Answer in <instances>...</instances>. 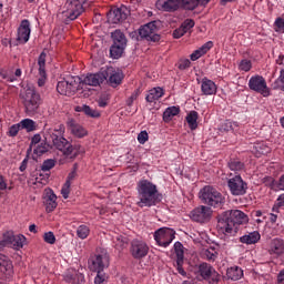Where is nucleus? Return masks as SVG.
<instances>
[{
	"mask_svg": "<svg viewBox=\"0 0 284 284\" xmlns=\"http://www.w3.org/2000/svg\"><path fill=\"white\" fill-rule=\"evenodd\" d=\"M268 253L273 256H283L284 254V240L275 237L270 242Z\"/></svg>",
	"mask_w": 284,
	"mask_h": 284,
	"instance_id": "25",
	"label": "nucleus"
},
{
	"mask_svg": "<svg viewBox=\"0 0 284 284\" xmlns=\"http://www.w3.org/2000/svg\"><path fill=\"white\" fill-rule=\"evenodd\" d=\"M280 207H284V193L280 194L278 197L276 199V202L272 207V212H275L276 214H278Z\"/></svg>",
	"mask_w": 284,
	"mask_h": 284,
	"instance_id": "46",
	"label": "nucleus"
},
{
	"mask_svg": "<svg viewBox=\"0 0 284 284\" xmlns=\"http://www.w3.org/2000/svg\"><path fill=\"white\" fill-rule=\"evenodd\" d=\"M159 27L156 26V21L149 22L140 28L139 34L142 39H146V41L156 42L161 39L159 36Z\"/></svg>",
	"mask_w": 284,
	"mask_h": 284,
	"instance_id": "15",
	"label": "nucleus"
},
{
	"mask_svg": "<svg viewBox=\"0 0 284 284\" xmlns=\"http://www.w3.org/2000/svg\"><path fill=\"white\" fill-rule=\"evenodd\" d=\"M49 148L47 143H40L33 146V153L37 154V156H41L42 154H45L48 152Z\"/></svg>",
	"mask_w": 284,
	"mask_h": 284,
	"instance_id": "41",
	"label": "nucleus"
},
{
	"mask_svg": "<svg viewBox=\"0 0 284 284\" xmlns=\"http://www.w3.org/2000/svg\"><path fill=\"white\" fill-rule=\"evenodd\" d=\"M81 78L79 77H69L65 80H61L58 82L57 91L59 94H63L64 97H72L77 90H79V82Z\"/></svg>",
	"mask_w": 284,
	"mask_h": 284,
	"instance_id": "8",
	"label": "nucleus"
},
{
	"mask_svg": "<svg viewBox=\"0 0 284 284\" xmlns=\"http://www.w3.org/2000/svg\"><path fill=\"white\" fill-rule=\"evenodd\" d=\"M114 243H115L116 250H123L124 247H128L129 241H128V237L122 236V235H118L114 239Z\"/></svg>",
	"mask_w": 284,
	"mask_h": 284,
	"instance_id": "39",
	"label": "nucleus"
},
{
	"mask_svg": "<svg viewBox=\"0 0 284 284\" xmlns=\"http://www.w3.org/2000/svg\"><path fill=\"white\" fill-rule=\"evenodd\" d=\"M182 0H158L155 6L163 12H176L181 8Z\"/></svg>",
	"mask_w": 284,
	"mask_h": 284,
	"instance_id": "23",
	"label": "nucleus"
},
{
	"mask_svg": "<svg viewBox=\"0 0 284 284\" xmlns=\"http://www.w3.org/2000/svg\"><path fill=\"white\" fill-rule=\"evenodd\" d=\"M199 112L191 111L186 115V123L190 128V130H196L199 128Z\"/></svg>",
	"mask_w": 284,
	"mask_h": 284,
	"instance_id": "34",
	"label": "nucleus"
},
{
	"mask_svg": "<svg viewBox=\"0 0 284 284\" xmlns=\"http://www.w3.org/2000/svg\"><path fill=\"white\" fill-rule=\"evenodd\" d=\"M192 65V62L189 59H182L179 64L180 70H187Z\"/></svg>",
	"mask_w": 284,
	"mask_h": 284,
	"instance_id": "61",
	"label": "nucleus"
},
{
	"mask_svg": "<svg viewBox=\"0 0 284 284\" xmlns=\"http://www.w3.org/2000/svg\"><path fill=\"white\" fill-rule=\"evenodd\" d=\"M199 199L209 207H223V205H225V196L214 186L206 185L201 189Z\"/></svg>",
	"mask_w": 284,
	"mask_h": 284,
	"instance_id": "4",
	"label": "nucleus"
},
{
	"mask_svg": "<svg viewBox=\"0 0 284 284\" xmlns=\"http://www.w3.org/2000/svg\"><path fill=\"white\" fill-rule=\"evenodd\" d=\"M150 139V135L148 134V131H141L139 134H138V142L141 144V145H145V143H148Z\"/></svg>",
	"mask_w": 284,
	"mask_h": 284,
	"instance_id": "50",
	"label": "nucleus"
},
{
	"mask_svg": "<svg viewBox=\"0 0 284 284\" xmlns=\"http://www.w3.org/2000/svg\"><path fill=\"white\" fill-rule=\"evenodd\" d=\"M234 128H239V124L236 122H232L230 120H226L222 125V130H224L225 132H230V131L234 130Z\"/></svg>",
	"mask_w": 284,
	"mask_h": 284,
	"instance_id": "51",
	"label": "nucleus"
},
{
	"mask_svg": "<svg viewBox=\"0 0 284 284\" xmlns=\"http://www.w3.org/2000/svg\"><path fill=\"white\" fill-rule=\"evenodd\" d=\"M229 190L233 196H243L247 194V183L241 175H235L227 181Z\"/></svg>",
	"mask_w": 284,
	"mask_h": 284,
	"instance_id": "11",
	"label": "nucleus"
},
{
	"mask_svg": "<svg viewBox=\"0 0 284 284\" xmlns=\"http://www.w3.org/2000/svg\"><path fill=\"white\" fill-rule=\"evenodd\" d=\"M12 274H14L12 261L7 255L0 253V280L9 281V278H12Z\"/></svg>",
	"mask_w": 284,
	"mask_h": 284,
	"instance_id": "18",
	"label": "nucleus"
},
{
	"mask_svg": "<svg viewBox=\"0 0 284 284\" xmlns=\"http://www.w3.org/2000/svg\"><path fill=\"white\" fill-rule=\"evenodd\" d=\"M104 81H108L111 88H116L121 85L123 81V71L119 69H114L113 67H108L106 69H102Z\"/></svg>",
	"mask_w": 284,
	"mask_h": 284,
	"instance_id": "14",
	"label": "nucleus"
},
{
	"mask_svg": "<svg viewBox=\"0 0 284 284\" xmlns=\"http://www.w3.org/2000/svg\"><path fill=\"white\" fill-rule=\"evenodd\" d=\"M104 81H105V75L103 74V69H101L97 73H88L87 75L80 78V82H78V83H79L80 88L82 85H91L93 88H97Z\"/></svg>",
	"mask_w": 284,
	"mask_h": 284,
	"instance_id": "19",
	"label": "nucleus"
},
{
	"mask_svg": "<svg viewBox=\"0 0 284 284\" xmlns=\"http://www.w3.org/2000/svg\"><path fill=\"white\" fill-rule=\"evenodd\" d=\"M40 79L38 80V85L42 88V85H45V71L44 74H40Z\"/></svg>",
	"mask_w": 284,
	"mask_h": 284,
	"instance_id": "64",
	"label": "nucleus"
},
{
	"mask_svg": "<svg viewBox=\"0 0 284 284\" xmlns=\"http://www.w3.org/2000/svg\"><path fill=\"white\" fill-rule=\"evenodd\" d=\"M229 168L230 170H232L233 172H241V170H243L244 165L241 161L239 160H231L229 162Z\"/></svg>",
	"mask_w": 284,
	"mask_h": 284,
	"instance_id": "43",
	"label": "nucleus"
},
{
	"mask_svg": "<svg viewBox=\"0 0 284 284\" xmlns=\"http://www.w3.org/2000/svg\"><path fill=\"white\" fill-rule=\"evenodd\" d=\"M261 241V233L258 231L248 232L240 237V243L244 245H256Z\"/></svg>",
	"mask_w": 284,
	"mask_h": 284,
	"instance_id": "28",
	"label": "nucleus"
},
{
	"mask_svg": "<svg viewBox=\"0 0 284 284\" xmlns=\"http://www.w3.org/2000/svg\"><path fill=\"white\" fill-rule=\"evenodd\" d=\"M226 276L231 281H241L243 278V270L239 266H231L226 271Z\"/></svg>",
	"mask_w": 284,
	"mask_h": 284,
	"instance_id": "33",
	"label": "nucleus"
},
{
	"mask_svg": "<svg viewBox=\"0 0 284 284\" xmlns=\"http://www.w3.org/2000/svg\"><path fill=\"white\" fill-rule=\"evenodd\" d=\"M97 276L94 278L95 284H103L105 283V273L103 271H95Z\"/></svg>",
	"mask_w": 284,
	"mask_h": 284,
	"instance_id": "55",
	"label": "nucleus"
},
{
	"mask_svg": "<svg viewBox=\"0 0 284 284\" xmlns=\"http://www.w3.org/2000/svg\"><path fill=\"white\" fill-rule=\"evenodd\" d=\"M39 143H41V135L36 134L31 140V146L34 148L37 145H40Z\"/></svg>",
	"mask_w": 284,
	"mask_h": 284,
	"instance_id": "63",
	"label": "nucleus"
},
{
	"mask_svg": "<svg viewBox=\"0 0 284 284\" xmlns=\"http://www.w3.org/2000/svg\"><path fill=\"white\" fill-rule=\"evenodd\" d=\"M199 274L204 278V281H207L209 284H216L219 281H221V275L212 265L207 263H202L199 266Z\"/></svg>",
	"mask_w": 284,
	"mask_h": 284,
	"instance_id": "13",
	"label": "nucleus"
},
{
	"mask_svg": "<svg viewBox=\"0 0 284 284\" xmlns=\"http://www.w3.org/2000/svg\"><path fill=\"white\" fill-rule=\"evenodd\" d=\"M204 256H206L207 261H216L219 253H216L214 248H209L204 251Z\"/></svg>",
	"mask_w": 284,
	"mask_h": 284,
	"instance_id": "53",
	"label": "nucleus"
},
{
	"mask_svg": "<svg viewBox=\"0 0 284 284\" xmlns=\"http://www.w3.org/2000/svg\"><path fill=\"white\" fill-rule=\"evenodd\" d=\"M264 183L271 185V187H276L277 190L284 191V174L280 176L277 182L274 181V178L266 176L264 178Z\"/></svg>",
	"mask_w": 284,
	"mask_h": 284,
	"instance_id": "35",
	"label": "nucleus"
},
{
	"mask_svg": "<svg viewBox=\"0 0 284 284\" xmlns=\"http://www.w3.org/2000/svg\"><path fill=\"white\" fill-rule=\"evenodd\" d=\"M84 3L85 0H67L60 13V19L65 23H68V21H74V19H79V17L83 14Z\"/></svg>",
	"mask_w": 284,
	"mask_h": 284,
	"instance_id": "6",
	"label": "nucleus"
},
{
	"mask_svg": "<svg viewBox=\"0 0 284 284\" xmlns=\"http://www.w3.org/2000/svg\"><path fill=\"white\" fill-rule=\"evenodd\" d=\"M138 207H153L159 203V189L155 184L148 181L141 180L138 183Z\"/></svg>",
	"mask_w": 284,
	"mask_h": 284,
	"instance_id": "3",
	"label": "nucleus"
},
{
	"mask_svg": "<svg viewBox=\"0 0 284 284\" xmlns=\"http://www.w3.org/2000/svg\"><path fill=\"white\" fill-rule=\"evenodd\" d=\"M216 83H214V81L207 79V78H203L201 80V92L202 94H204L205 97H212V94H216Z\"/></svg>",
	"mask_w": 284,
	"mask_h": 284,
	"instance_id": "27",
	"label": "nucleus"
},
{
	"mask_svg": "<svg viewBox=\"0 0 284 284\" xmlns=\"http://www.w3.org/2000/svg\"><path fill=\"white\" fill-rule=\"evenodd\" d=\"M184 34H186V32L184 31L183 27H180L173 31V39H181V37Z\"/></svg>",
	"mask_w": 284,
	"mask_h": 284,
	"instance_id": "60",
	"label": "nucleus"
},
{
	"mask_svg": "<svg viewBox=\"0 0 284 284\" xmlns=\"http://www.w3.org/2000/svg\"><path fill=\"white\" fill-rule=\"evenodd\" d=\"M43 241L49 245H54L57 243V236H54L53 232L49 231L43 234Z\"/></svg>",
	"mask_w": 284,
	"mask_h": 284,
	"instance_id": "48",
	"label": "nucleus"
},
{
	"mask_svg": "<svg viewBox=\"0 0 284 284\" xmlns=\"http://www.w3.org/2000/svg\"><path fill=\"white\" fill-rule=\"evenodd\" d=\"M248 88L253 92H258L263 97H270V88H267V82L262 75H253L248 80Z\"/></svg>",
	"mask_w": 284,
	"mask_h": 284,
	"instance_id": "12",
	"label": "nucleus"
},
{
	"mask_svg": "<svg viewBox=\"0 0 284 284\" xmlns=\"http://www.w3.org/2000/svg\"><path fill=\"white\" fill-rule=\"evenodd\" d=\"M72 183L70 182H65L61 189V194L63 196V199H70V187H71Z\"/></svg>",
	"mask_w": 284,
	"mask_h": 284,
	"instance_id": "52",
	"label": "nucleus"
},
{
	"mask_svg": "<svg viewBox=\"0 0 284 284\" xmlns=\"http://www.w3.org/2000/svg\"><path fill=\"white\" fill-rule=\"evenodd\" d=\"M176 239V231L170 227H161L154 232V241L160 247H168Z\"/></svg>",
	"mask_w": 284,
	"mask_h": 284,
	"instance_id": "10",
	"label": "nucleus"
},
{
	"mask_svg": "<svg viewBox=\"0 0 284 284\" xmlns=\"http://www.w3.org/2000/svg\"><path fill=\"white\" fill-rule=\"evenodd\" d=\"M274 85L276 90L284 92V70L280 72V77L275 80Z\"/></svg>",
	"mask_w": 284,
	"mask_h": 284,
	"instance_id": "49",
	"label": "nucleus"
},
{
	"mask_svg": "<svg viewBox=\"0 0 284 284\" xmlns=\"http://www.w3.org/2000/svg\"><path fill=\"white\" fill-rule=\"evenodd\" d=\"M27 241L28 239H26V235L23 234L14 235L12 232H7L3 234V239L0 241V248L11 245L13 250H22Z\"/></svg>",
	"mask_w": 284,
	"mask_h": 284,
	"instance_id": "9",
	"label": "nucleus"
},
{
	"mask_svg": "<svg viewBox=\"0 0 284 284\" xmlns=\"http://www.w3.org/2000/svg\"><path fill=\"white\" fill-rule=\"evenodd\" d=\"M63 132H65V129L63 128V125H60L59 129H50L49 134L51 136V141L54 148L62 152L65 159L74 161V159H77L79 154H83L85 150H83L80 144L73 145L72 143H70L68 139L61 135L63 134Z\"/></svg>",
	"mask_w": 284,
	"mask_h": 284,
	"instance_id": "2",
	"label": "nucleus"
},
{
	"mask_svg": "<svg viewBox=\"0 0 284 284\" xmlns=\"http://www.w3.org/2000/svg\"><path fill=\"white\" fill-rule=\"evenodd\" d=\"M186 10H194L199 7L200 0H181Z\"/></svg>",
	"mask_w": 284,
	"mask_h": 284,
	"instance_id": "47",
	"label": "nucleus"
},
{
	"mask_svg": "<svg viewBox=\"0 0 284 284\" xmlns=\"http://www.w3.org/2000/svg\"><path fill=\"white\" fill-rule=\"evenodd\" d=\"M252 70V60L243 59L239 62L240 72H250Z\"/></svg>",
	"mask_w": 284,
	"mask_h": 284,
	"instance_id": "40",
	"label": "nucleus"
},
{
	"mask_svg": "<svg viewBox=\"0 0 284 284\" xmlns=\"http://www.w3.org/2000/svg\"><path fill=\"white\" fill-rule=\"evenodd\" d=\"M174 251L178 256V263H183V244L181 242H175Z\"/></svg>",
	"mask_w": 284,
	"mask_h": 284,
	"instance_id": "42",
	"label": "nucleus"
},
{
	"mask_svg": "<svg viewBox=\"0 0 284 284\" xmlns=\"http://www.w3.org/2000/svg\"><path fill=\"white\" fill-rule=\"evenodd\" d=\"M20 128L27 130V132H34L37 130V123L32 119H24L20 121Z\"/></svg>",
	"mask_w": 284,
	"mask_h": 284,
	"instance_id": "37",
	"label": "nucleus"
},
{
	"mask_svg": "<svg viewBox=\"0 0 284 284\" xmlns=\"http://www.w3.org/2000/svg\"><path fill=\"white\" fill-rule=\"evenodd\" d=\"M250 223V216L241 210L225 211L217 216V232L227 236H234L239 234L240 225H247Z\"/></svg>",
	"mask_w": 284,
	"mask_h": 284,
	"instance_id": "1",
	"label": "nucleus"
},
{
	"mask_svg": "<svg viewBox=\"0 0 284 284\" xmlns=\"http://www.w3.org/2000/svg\"><path fill=\"white\" fill-rule=\"evenodd\" d=\"M67 125L69 132L77 139H83V136H88V130H85V128H83L81 124L75 123L74 120H70Z\"/></svg>",
	"mask_w": 284,
	"mask_h": 284,
	"instance_id": "26",
	"label": "nucleus"
},
{
	"mask_svg": "<svg viewBox=\"0 0 284 284\" xmlns=\"http://www.w3.org/2000/svg\"><path fill=\"white\" fill-rule=\"evenodd\" d=\"M163 94V89L161 87H156L149 91L145 100L148 101V103H154L155 101H159V99H161Z\"/></svg>",
	"mask_w": 284,
	"mask_h": 284,
	"instance_id": "30",
	"label": "nucleus"
},
{
	"mask_svg": "<svg viewBox=\"0 0 284 284\" xmlns=\"http://www.w3.org/2000/svg\"><path fill=\"white\" fill-rule=\"evenodd\" d=\"M275 32H283L284 30V19L277 18L274 22Z\"/></svg>",
	"mask_w": 284,
	"mask_h": 284,
	"instance_id": "54",
	"label": "nucleus"
},
{
	"mask_svg": "<svg viewBox=\"0 0 284 284\" xmlns=\"http://www.w3.org/2000/svg\"><path fill=\"white\" fill-rule=\"evenodd\" d=\"M19 130H21L20 123L11 125L8 132L9 136H17V134H19Z\"/></svg>",
	"mask_w": 284,
	"mask_h": 284,
	"instance_id": "59",
	"label": "nucleus"
},
{
	"mask_svg": "<svg viewBox=\"0 0 284 284\" xmlns=\"http://www.w3.org/2000/svg\"><path fill=\"white\" fill-rule=\"evenodd\" d=\"M211 216L212 209L205 205H201L191 212V219L196 223H205L206 221H210Z\"/></svg>",
	"mask_w": 284,
	"mask_h": 284,
	"instance_id": "22",
	"label": "nucleus"
},
{
	"mask_svg": "<svg viewBox=\"0 0 284 284\" xmlns=\"http://www.w3.org/2000/svg\"><path fill=\"white\" fill-rule=\"evenodd\" d=\"M139 94H141V90L136 89L133 91V93L130 95V98L126 100L128 105H132L136 99H139Z\"/></svg>",
	"mask_w": 284,
	"mask_h": 284,
	"instance_id": "58",
	"label": "nucleus"
},
{
	"mask_svg": "<svg viewBox=\"0 0 284 284\" xmlns=\"http://www.w3.org/2000/svg\"><path fill=\"white\" fill-rule=\"evenodd\" d=\"M213 47L214 42L212 41L204 43L202 47H200L197 50L191 53V61H199V59H201V57H203L204 54H207V52H210V50H212Z\"/></svg>",
	"mask_w": 284,
	"mask_h": 284,
	"instance_id": "29",
	"label": "nucleus"
},
{
	"mask_svg": "<svg viewBox=\"0 0 284 284\" xmlns=\"http://www.w3.org/2000/svg\"><path fill=\"white\" fill-rule=\"evenodd\" d=\"M75 112H83L87 116H90L91 119H99L101 116V113L88 104H83L82 106H77Z\"/></svg>",
	"mask_w": 284,
	"mask_h": 284,
	"instance_id": "31",
	"label": "nucleus"
},
{
	"mask_svg": "<svg viewBox=\"0 0 284 284\" xmlns=\"http://www.w3.org/2000/svg\"><path fill=\"white\" fill-rule=\"evenodd\" d=\"M43 204L47 212H54V210H57V194H54V191H52V189H47L44 191Z\"/></svg>",
	"mask_w": 284,
	"mask_h": 284,
	"instance_id": "24",
	"label": "nucleus"
},
{
	"mask_svg": "<svg viewBox=\"0 0 284 284\" xmlns=\"http://www.w3.org/2000/svg\"><path fill=\"white\" fill-rule=\"evenodd\" d=\"M27 114H34L41 105V95L37 93L33 85L27 84L20 93Z\"/></svg>",
	"mask_w": 284,
	"mask_h": 284,
	"instance_id": "5",
	"label": "nucleus"
},
{
	"mask_svg": "<svg viewBox=\"0 0 284 284\" xmlns=\"http://www.w3.org/2000/svg\"><path fill=\"white\" fill-rule=\"evenodd\" d=\"M181 27L184 29V32H190L192 28H194V20L187 19L185 20Z\"/></svg>",
	"mask_w": 284,
	"mask_h": 284,
	"instance_id": "56",
	"label": "nucleus"
},
{
	"mask_svg": "<svg viewBox=\"0 0 284 284\" xmlns=\"http://www.w3.org/2000/svg\"><path fill=\"white\" fill-rule=\"evenodd\" d=\"M39 74H45V52H42L38 58Z\"/></svg>",
	"mask_w": 284,
	"mask_h": 284,
	"instance_id": "45",
	"label": "nucleus"
},
{
	"mask_svg": "<svg viewBox=\"0 0 284 284\" xmlns=\"http://www.w3.org/2000/svg\"><path fill=\"white\" fill-rule=\"evenodd\" d=\"M179 112H181V109H179V106H169L163 112V121L165 123H170V121L174 119V116H176Z\"/></svg>",
	"mask_w": 284,
	"mask_h": 284,
	"instance_id": "36",
	"label": "nucleus"
},
{
	"mask_svg": "<svg viewBox=\"0 0 284 284\" xmlns=\"http://www.w3.org/2000/svg\"><path fill=\"white\" fill-rule=\"evenodd\" d=\"M55 165L57 161L54 159H49L42 163L41 170L42 172H50V170H52V168H54Z\"/></svg>",
	"mask_w": 284,
	"mask_h": 284,
	"instance_id": "44",
	"label": "nucleus"
},
{
	"mask_svg": "<svg viewBox=\"0 0 284 284\" xmlns=\"http://www.w3.org/2000/svg\"><path fill=\"white\" fill-rule=\"evenodd\" d=\"M255 150L258 154H270V146L265 144H256Z\"/></svg>",
	"mask_w": 284,
	"mask_h": 284,
	"instance_id": "57",
	"label": "nucleus"
},
{
	"mask_svg": "<svg viewBox=\"0 0 284 284\" xmlns=\"http://www.w3.org/2000/svg\"><path fill=\"white\" fill-rule=\"evenodd\" d=\"M85 277L83 276V274L79 272L67 273L64 275V281L65 283H69V284H80V283H83Z\"/></svg>",
	"mask_w": 284,
	"mask_h": 284,
	"instance_id": "32",
	"label": "nucleus"
},
{
	"mask_svg": "<svg viewBox=\"0 0 284 284\" xmlns=\"http://www.w3.org/2000/svg\"><path fill=\"white\" fill-rule=\"evenodd\" d=\"M109 265L110 255H108V252L102 251L91 258L90 270H92V272H103Z\"/></svg>",
	"mask_w": 284,
	"mask_h": 284,
	"instance_id": "16",
	"label": "nucleus"
},
{
	"mask_svg": "<svg viewBox=\"0 0 284 284\" xmlns=\"http://www.w3.org/2000/svg\"><path fill=\"white\" fill-rule=\"evenodd\" d=\"M148 252H150V246L142 240H133L131 243V255L133 258L141 260L148 256Z\"/></svg>",
	"mask_w": 284,
	"mask_h": 284,
	"instance_id": "20",
	"label": "nucleus"
},
{
	"mask_svg": "<svg viewBox=\"0 0 284 284\" xmlns=\"http://www.w3.org/2000/svg\"><path fill=\"white\" fill-rule=\"evenodd\" d=\"M130 16V10L128 7L121 6L120 8L111 9L108 13V23L116 24L123 23L125 19Z\"/></svg>",
	"mask_w": 284,
	"mask_h": 284,
	"instance_id": "17",
	"label": "nucleus"
},
{
	"mask_svg": "<svg viewBox=\"0 0 284 284\" xmlns=\"http://www.w3.org/2000/svg\"><path fill=\"white\" fill-rule=\"evenodd\" d=\"M113 44L110 48V54L112 59H120L125 50V45H128V39H125V34L120 30H115L111 33Z\"/></svg>",
	"mask_w": 284,
	"mask_h": 284,
	"instance_id": "7",
	"label": "nucleus"
},
{
	"mask_svg": "<svg viewBox=\"0 0 284 284\" xmlns=\"http://www.w3.org/2000/svg\"><path fill=\"white\" fill-rule=\"evenodd\" d=\"M32 33V28L30 27V20L24 19L20 22L17 31V41L20 45H23L30 41V34Z\"/></svg>",
	"mask_w": 284,
	"mask_h": 284,
	"instance_id": "21",
	"label": "nucleus"
},
{
	"mask_svg": "<svg viewBox=\"0 0 284 284\" xmlns=\"http://www.w3.org/2000/svg\"><path fill=\"white\" fill-rule=\"evenodd\" d=\"M74 179H77V168L73 169V171H71L67 178L65 183H72V181H74Z\"/></svg>",
	"mask_w": 284,
	"mask_h": 284,
	"instance_id": "62",
	"label": "nucleus"
},
{
	"mask_svg": "<svg viewBox=\"0 0 284 284\" xmlns=\"http://www.w3.org/2000/svg\"><path fill=\"white\" fill-rule=\"evenodd\" d=\"M77 236L82 241L88 239V236H90V227H88V225H84V224L78 226Z\"/></svg>",
	"mask_w": 284,
	"mask_h": 284,
	"instance_id": "38",
	"label": "nucleus"
}]
</instances>
